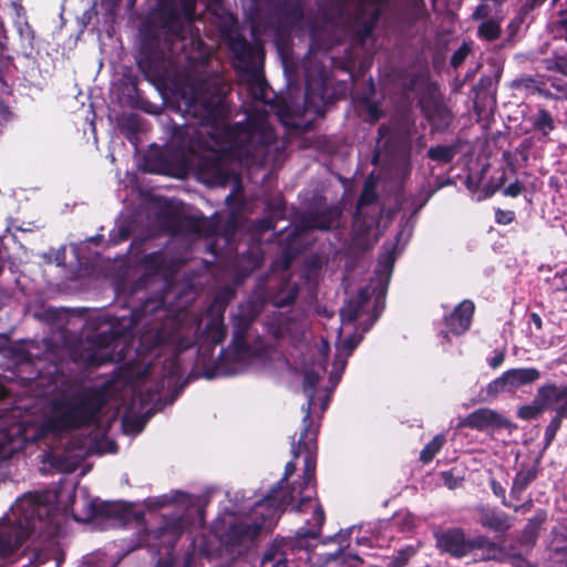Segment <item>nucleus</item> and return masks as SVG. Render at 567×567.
<instances>
[{"mask_svg": "<svg viewBox=\"0 0 567 567\" xmlns=\"http://www.w3.org/2000/svg\"><path fill=\"white\" fill-rule=\"evenodd\" d=\"M229 49L244 71V84L256 102L247 110V123H229V107L226 102V85L218 76L197 79L185 86L182 97L185 112L196 118L213 140L228 144L230 150L250 157L258 164H276L286 148V142L275 136L268 123L267 83L259 69L258 51L240 37L229 38Z\"/></svg>", "mask_w": 567, "mask_h": 567, "instance_id": "f257e3e1", "label": "nucleus"}, {"mask_svg": "<svg viewBox=\"0 0 567 567\" xmlns=\"http://www.w3.org/2000/svg\"><path fill=\"white\" fill-rule=\"evenodd\" d=\"M226 300L217 297L206 313V324L200 330L203 316L195 311H179L167 317L159 327L142 333L141 346L146 350L171 344L177 351L190 348L196 341L205 340L214 344L220 343L226 337L224 311Z\"/></svg>", "mask_w": 567, "mask_h": 567, "instance_id": "f03ea898", "label": "nucleus"}, {"mask_svg": "<svg viewBox=\"0 0 567 567\" xmlns=\"http://www.w3.org/2000/svg\"><path fill=\"white\" fill-rule=\"evenodd\" d=\"M267 293H259L256 300H249L240 303L231 317L233 340L231 351L228 357L238 363L229 373H238L249 362L252 350L249 346L251 337V324L261 311L265 300L271 302L275 307L281 308L291 305L299 292L298 286L286 276L268 279Z\"/></svg>", "mask_w": 567, "mask_h": 567, "instance_id": "7ed1b4c3", "label": "nucleus"}, {"mask_svg": "<svg viewBox=\"0 0 567 567\" xmlns=\"http://www.w3.org/2000/svg\"><path fill=\"white\" fill-rule=\"evenodd\" d=\"M105 403L104 393L96 388L75 386L52 400L44 425L61 433L93 424Z\"/></svg>", "mask_w": 567, "mask_h": 567, "instance_id": "20e7f679", "label": "nucleus"}, {"mask_svg": "<svg viewBox=\"0 0 567 567\" xmlns=\"http://www.w3.org/2000/svg\"><path fill=\"white\" fill-rule=\"evenodd\" d=\"M275 495L264 497L255 504L248 514L235 517L221 536V543L233 554L240 555L257 539L261 530L270 529L284 512V506L289 502L281 498L278 506L270 504Z\"/></svg>", "mask_w": 567, "mask_h": 567, "instance_id": "39448f33", "label": "nucleus"}, {"mask_svg": "<svg viewBox=\"0 0 567 567\" xmlns=\"http://www.w3.org/2000/svg\"><path fill=\"white\" fill-rule=\"evenodd\" d=\"M48 514L49 506L32 494L16 501L6 515V520L12 524L11 532H0V565L32 534H42Z\"/></svg>", "mask_w": 567, "mask_h": 567, "instance_id": "423d86ee", "label": "nucleus"}, {"mask_svg": "<svg viewBox=\"0 0 567 567\" xmlns=\"http://www.w3.org/2000/svg\"><path fill=\"white\" fill-rule=\"evenodd\" d=\"M320 381V374L312 370H308L303 374V393L308 402L306 414L302 419V432L297 444L292 443L291 453L297 458L301 452H305L303 484L307 488L315 480L316 454H317V435L318 426H316L310 416V410L313 405L316 388Z\"/></svg>", "mask_w": 567, "mask_h": 567, "instance_id": "0eeeda50", "label": "nucleus"}, {"mask_svg": "<svg viewBox=\"0 0 567 567\" xmlns=\"http://www.w3.org/2000/svg\"><path fill=\"white\" fill-rule=\"evenodd\" d=\"M159 16L164 27L183 39L195 17V0H165Z\"/></svg>", "mask_w": 567, "mask_h": 567, "instance_id": "6e6552de", "label": "nucleus"}, {"mask_svg": "<svg viewBox=\"0 0 567 567\" xmlns=\"http://www.w3.org/2000/svg\"><path fill=\"white\" fill-rule=\"evenodd\" d=\"M437 547L454 557H464L476 548L495 549V545L485 536L466 539L462 529L452 528L435 533Z\"/></svg>", "mask_w": 567, "mask_h": 567, "instance_id": "1a4fd4ad", "label": "nucleus"}, {"mask_svg": "<svg viewBox=\"0 0 567 567\" xmlns=\"http://www.w3.org/2000/svg\"><path fill=\"white\" fill-rule=\"evenodd\" d=\"M125 331H117L113 327L95 334L92 340V352L85 358L89 365H101L106 362L120 361L123 359L121 339Z\"/></svg>", "mask_w": 567, "mask_h": 567, "instance_id": "9d476101", "label": "nucleus"}, {"mask_svg": "<svg viewBox=\"0 0 567 567\" xmlns=\"http://www.w3.org/2000/svg\"><path fill=\"white\" fill-rule=\"evenodd\" d=\"M295 509L298 513L311 512V518L306 519V526L298 530V535L303 538H317L324 523V512L319 502L309 493L300 498Z\"/></svg>", "mask_w": 567, "mask_h": 567, "instance_id": "9b49d317", "label": "nucleus"}, {"mask_svg": "<svg viewBox=\"0 0 567 567\" xmlns=\"http://www.w3.org/2000/svg\"><path fill=\"white\" fill-rule=\"evenodd\" d=\"M458 425L461 427L487 431L507 427L509 425V422L498 412L488 408H483L470 413L460 422Z\"/></svg>", "mask_w": 567, "mask_h": 567, "instance_id": "f8f14e48", "label": "nucleus"}, {"mask_svg": "<svg viewBox=\"0 0 567 567\" xmlns=\"http://www.w3.org/2000/svg\"><path fill=\"white\" fill-rule=\"evenodd\" d=\"M338 207H329L320 213H309L301 217L299 228L301 231L311 229L327 230L338 224L340 217Z\"/></svg>", "mask_w": 567, "mask_h": 567, "instance_id": "ddd939ff", "label": "nucleus"}, {"mask_svg": "<svg viewBox=\"0 0 567 567\" xmlns=\"http://www.w3.org/2000/svg\"><path fill=\"white\" fill-rule=\"evenodd\" d=\"M475 306L471 300H463L454 311L445 318V324L449 330L456 334H463L468 330L474 313Z\"/></svg>", "mask_w": 567, "mask_h": 567, "instance_id": "4468645a", "label": "nucleus"}, {"mask_svg": "<svg viewBox=\"0 0 567 567\" xmlns=\"http://www.w3.org/2000/svg\"><path fill=\"white\" fill-rule=\"evenodd\" d=\"M361 337L351 336L337 344V352L332 364L330 379L336 384L347 365L348 358L352 354L353 350L360 343Z\"/></svg>", "mask_w": 567, "mask_h": 567, "instance_id": "2eb2a0df", "label": "nucleus"}, {"mask_svg": "<svg viewBox=\"0 0 567 567\" xmlns=\"http://www.w3.org/2000/svg\"><path fill=\"white\" fill-rule=\"evenodd\" d=\"M288 549H290L288 543L275 540L264 553L260 567H289Z\"/></svg>", "mask_w": 567, "mask_h": 567, "instance_id": "dca6fc26", "label": "nucleus"}, {"mask_svg": "<svg viewBox=\"0 0 567 567\" xmlns=\"http://www.w3.org/2000/svg\"><path fill=\"white\" fill-rule=\"evenodd\" d=\"M538 475V465L522 464L519 471L516 473L513 485L511 488V498L516 501L520 499L523 492L536 480Z\"/></svg>", "mask_w": 567, "mask_h": 567, "instance_id": "f3484780", "label": "nucleus"}, {"mask_svg": "<svg viewBox=\"0 0 567 567\" xmlns=\"http://www.w3.org/2000/svg\"><path fill=\"white\" fill-rule=\"evenodd\" d=\"M370 295L365 289H361L358 295L346 302L340 310V317L343 323H352L361 315L364 306L369 302Z\"/></svg>", "mask_w": 567, "mask_h": 567, "instance_id": "a211bd4d", "label": "nucleus"}, {"mask_svg": "<svg viewBox=\"0 0 567 567\" xmlns=\"http://www.w3.org/2000/svg\"><path fill=\"white\" fill-rule=\"evenodd\" d=\"M536 394L547 409L551 404L564 403L567 400V384L546 383L538 388Z\"/></svg>", "mask_w": 567, "mask_h": 567, "instance_id": "6ab92c4d", "label": "nucleus"}, {"mask_svg": "<svg viewBox=\"0 0 567 567\" xmlns=\"http://www.w3.org/2000/svg\"><path fill=\"white\" fill-rule=\"evenodd\" d=\"M478 520L482 526L495 532H504L511 527L505 514L485 507L478 508Z\"/></svg>", "mask_w": 567, "mask_h": 567, "instance_id": "aec40b11", "label": "nucleus"}, {"mask_svg": "<svg viewBox=\"0 0 567 567\" xmlns=\"http://www.w3.org/2000/svg\"><path fill=\"white\" fill-rule=\"evenodd\" d=\"M515 392L518 388L534 383L540 378L536 368H517L505 371Z\"/></svg>", "mask_w": 567, "mask_h": 567, "instance_id": "412c9836", "label": "nucleus"}, {"mask_svg": "<svg viewBox=\"0 0 567 567\" xmlns=\"http://www.w3.org/2000/svg\"><path fill=\"white\" fill-rule=\"evenodd\" d=\"M198 168L202 173L209 174L218 181L225 178L221 156L216 151H210L200 157Z\"/></svg>", "mask_w": 567, "mask_h": 567, "instance_id": "4be33fe9", "label": "nucleus"}, {"mask_svg": "<svg viewBox=\"0 0 567 567\" xmlns=\"http://www.w3.org/2000/svg\"><path fill=\"white\" fill-rule=\"evenodd\" d=\"M296 464L295 462H288L285 466V473L282 478L278 482L277 486L274 487L268 495L265 497H269L270 495H275V497L270 501V504H274L276 507L279 504L281 498H287L289 502L284 506V509L293 501L292 492L284 489V485L288 482L289 477L295 473Z\"/></svg>", "mask_w": 567, "mask_h": 567, "instance_id": "5701e85b", "label": "nucleus"}, {"mask_svg": "<svg viewBox=\"0 0 567 567\" xmlns=\"http://www.w3.org/2000/svg\"><path fill=\"white\" fill-rule=\"evenodd\" d=\"M323 86L322 81L313 82L307 78L306 93H305V105L309 110H313L316 113L320 111L321 104L323 103Z\"/></svg>", "mask_w": 567, "mask_h": 567, "instance_id": "b1692460", "label": "nucleus"}, {"mask_svg": "<svg viewBox=\"0 0 567 567\" xmlns=\"http://www.w3.org/2000/svg\"><path fill=\"white\" fill-rule=\"evenodd\" d=\"M505 392L514 393L506 372L491 381L485 389L482 390V393L485 394L483 401L491 402Z\"/></svg>", "mask_w": 567, "mask_h": 567, "instance_id": "393cba45", "label": "nucleus"}, {"mask_svg": "<svg viewBox=\"0 0 567 567\" xmlns=\"http://www.w3.org/2000/svg\"><path fill=\"white\" fill-rule=\"evenodd\" d=\"M545 514L540 513L537 514L535 517L530 518L526 525V527L523 530V534L520 536V543L525 545H532L535 543L538 530L540 529L544 520H545Z\"/></svg>", "mask_w": 567, "mask_h": 567, "instance_id": "a878e982", "label": "nucleus"}, {"mask_svg": "<svg viewBox=\"0 0 567 567\" xmlns=\"http://www.w3.org/2000/svg\"><path fill=\"white\" fill-rule=\"evenodd\" d=\"M545 410V405L539 401V398L536 394L535 399L529 404L523 405L518 409L517 415L522 420L529 421L540 416Z\"/></svg>", "mask_w": 567, "mask_h": 567, "instance_id": "bb28decb", "label": "nucleus"}, {"mask_svg": "<svg viewBox=\"0 0 567 567\" xmlns=\"http://www.w3.org/2000/svg\"><path fill=\"white\" fill-rule=\"evenodd\" d=\"M455 147L451 145H439L427 151V156L435 162L447 164L455 156Z\"/></svg>", "mask_w": 567, "mask_h": 567, "instance_id": "cd10ccee", "label": "nucleus"}, {"mask_svg": "<svg viewBox=\"0 0 567 567\" xmlns=\"http://www.w3.org/2000/svg\"><path fill=\"white\" fill-rule=\"evenodd\" d=\"M445 443V436L443 434H437L430 441L424 449L420 453V460L423 463H429L433 460V457L439 453V451L443 447Z\"/></svg>", "mask_w": 567, "mask_h": 567, "instance_id": "c85d7f7f", "label": "nucleus"}, {"mask_svg": "<svg viewBox=\"0 0 567 567\" xmlns=\"http://www.w3.org/2000/svg\"><path fill=\"white\" fill-rule=\"evenodd\" d=\"M533 125L535 130L542 132L544 135H547L550 131L554 130L553 117L550 113L544 109L538 110L535 115Z\"/></svg>", "mask_w": 567, "mask_h": 567, "instance_id": "c756f323", "label": "nucleus"}, {"mask_svg": "<svg viewBox=\"0 0 567 567\" xmlns=\"http://www.w3.org/2000/svg\"><path fill=\"white\" fill-rule=\"evenodd\" d=\"M551 548L555 553H567V523L553 530Z\"/></svg>", "mask_w": 567, "mask_h": 567, "instance_id": "7c9ffc66", "label": "nucleus"}, {"mask_svg": "<svg viewBox=\"0 0 567 567\" xmlns=\"http://www.w3.org/2000/svg\"><path fill=\"white\" fill-rule=\"evenodd\" d=\"M23 361L31 363L42 358V347L37 341H29L19 349Z\"/></svg>", "mask_w": 567, "mask_h": 567, "instance_id": "2f4dec72", "label": "nucleus"}, {"mask_svg": "<svg viewBox=\"0 0 567 567\" xmlns=\"http://www.w3.org/2000/svg\"><path fill=\"white\" fill-rule=\"evenodd\" d=\"M429 118L435 127H441L449 125L451 114L444 105L436 104L434 111L429 115Z\"/></svg>", "mask_w": 567, "mask_h": 567, "instance_id": "473e14b6", "label": "nucleus"}, {"mask_svg": "<svg viewBox=\"0 0 567 567\" xmlns=\"http://www.w3.org/2000/svg\"><path fill=\"white\" fill-rule=\"evenodd\" d=\"M478 34L481 38H484L488 41L496 40L501 34L499 23L495 20H488L483 22L478 27Z\"/></svg>", "mask_w": 567, "mask_h": 567, "instance_id": "72a5a7b5", "label": "nucleus"}, {"mask_svg": "<svg viewBox=\"0 0 567 567\" xmlns=\"http://www.w3.org/2000/svg\"><path fill=\"white\" fill-rule=\"evenodd\" d=\"M415 555V549L408 546L401 549L398 555L386 565V567H404L410 558Z\"/></svg>", "mask_w": 567, "mask_h": 567, "instance_id": "f704fd0d", "label": "nucleus"}, {"mask_svg": "<svg viewBox=\"0 0 567 567\" xmlns=\"http://www.w3.org/2000/svg\"><path fill=\"white\" fill-rule=\"evenodd\" d=\"M563 419H565V416H559V410L557 409L556 415L551 419V421L549 422V424L547 425V427L545 430L546 445H549L551 443V441L554 440L557 431L561 426Z\"/></svg>", "mask_w": 567, "mask_h": 567, "instance_id": "c9c22d12", "label": "nucleus"}, {"mask_svg": "<svg viewBox=\"0 0 567 567\" xmlns=\"http://www.w3.org/2000/svg\"><path fill=\"white\" fill-rule=\"evenodd\" d=\"M514 87L523 89V90H526V91H537V92H539L540 94H543L546 97H551L553 96L549 92L542 90L538 86L537 82L534 79H532V78H523V79L516 80L514 82Z\"/></svg>", "mask_w": 567, "mask_h": 567, "instance_id": "e433bc0d", "label": "nucleus"}, {"mask_svg": "<svg viewBox=\"0 0 567 567\" xmlns=\"http://www.w3.org/2000/svg\"><path fill=\"white\" fill-rule=\"evenodd\" d=\"M145 261L150 267H154L157 271H165L169 268L166 266V258L163 251H156L147 255Z\"/></svg>", "mask_w": 567, "mask_h": 567, "instance_id": "4c0bfd02", "label": "nucleus"}, {"mask_svg": "<svg viewBox=\"0 0 567 567\" xmlns=\"http://www.w3.org/2000/svg\"><path fill=\"white\" fill-rule=\"evenodd\" d=\"M471 52V47L467 43H463L452 55L451 64L454 68L460 66Z\"/></svg>", "mask_w": 567, "mask_h": 567, "instance_id": "58836bf2", "label": "nucleus"}, {"mask_svg": "<svg viewBox=\"0 0 567 567\" xmlns=\"http://www.w3.org/2000/svg\"><path fill=\"white\" fill-rule=\"evenodd\" d=\"M375 199H377V194H375L373 187L370 186L369 184H365V186L362 190V194L360 195L358 206L362 207L365 205H370V204L374 203Z\"/></svg>", "mask_w": 567, "mask_h": 567, "instance_id": "ea45409f", "label": "nucleus"}, {"mask_svg": "<svg viewBox=\"0 0 567 567\" xmlns=\"http://www.w3.org/2000/svg\"><path fill=\"white\" fill-rule=\"evenodd\" d=\"M9 11L14 17L16 24H20L22 20H25L24 19L25 18L24 8L22 7V4L19 1H17V0L11 1L9 4Z\"/></svg>", "mask_w": 567, "mask_h": 567, "instance_id": "a19ab883", "label": "nucleus"}, {"mask_svg": "<svg viewBox=\"0 0 567 567\" xmlns=\"http://www.w3.org/2000/svg\"><path fill=\"white\" fill-rule=\"evenodd\" d=\"M548 69L557 71L567 76V55L555 58L548 65Z\"/></svg>", "mask_w": 567, "mask_h": 567, "instance_id": "79ce46f5", "label": "nucleus"}, {"mask_svg": "<svg viewBox=\"0 0 567 567\" xmlns=\"http://www.w3.org/2000/svg\"><path fill=\"white\" fill-rule=\"evenodd\" d=\"M515 214L512 210L497 209L495 213V220L497 224L507 225L514 220Z\"/></svg>", "mask_w": 567, "mask_h": 567, "instance_id": "37998d69", "label": "nucleus"}, {"mask_svg": "<svg viewBox=\"0 0 567 567\" xmlns=\"http://www.w3.org/2000/svg\"><path fill=\"white\" fill-rule=\"evenodd\" d=\"M491 488L493 491V493L501 497L502 498V503L505 505V506H512L511 503H507L506 502V497H505V489L504 487L501 485L499 482L495 481V480H492L491 481Z\"/></svg>", "mask_w": 567, "mask_h": 567, "instance_id": "c03bdc74", "label": "nucleus"}, {"mask_svg": "<svg viewBox=\"0 0 567 567\" xmlns=\"http://www.w3.org/2000/svg\"><path fill=\"white\" fill-rule=\"evenodd\" d=\"M505 360V350H497L495 355L488 360V364L492 369L499 368Z\"/></svg>", "mask_w": 567, "mask_h": 567, "instance_id": "a18cd8bd", "label": "nucleus"}, {"mask_svg": "<svg viewBox=\"0 0 567 567\" xmlns=\"http://www.w3.org/2000/svg\"><path fill=\"white\" fill-rule=\"evenodd\" d=\"M523 188L524 187L519 182L512 183L504 188V195L516 197L522 193Z\"/></svg>", "mask_w": 567, "mask_h": 567, "instance_id": "49530a36", "label": "nucleus"}, {"mask_svg": "<svg viewBox=\"0 0 567 567\" xmlns=\"http://www.w3.org/2000/svg\"><path fill=\"white\" fill-rule=\"evenodd\" d=\"M551 87H554L557 92L560 93L558 97L567 99V82H563L560 80H553L550 83Z\"/></svg>", "mask_w": 567, "mask_h": 567, "instance_id": "de8ad7c7", "label": "nucleus"}, {"mask_svg": "<svg viewBox=\"0 0 567 567\" xmlns=\"http://www.w3.org/2000/svg\"><path fill=\"white\" fill-rule=\"evenodd\" d=\"M17 27L21 37H27L30 39L33 38L32 30L25 20H22L20 24H17Z\"/></svg>", "mask_w": 567, "mask_h": 567, "instance_id": "09e8293b", "label": "nucleus"}, {"mask_svg": "<svg viewBox=\"0 0 567 567\" xmlns=\"http://www.w3.org/2000/svg\"><path fill=\"white\" fill-rule=\"evenodd\" d=\"M491 10L488 8V4L486 3H482L481 6H478L474 12V18L476 19H483V18H486L488 17Z\"/></svg>", "mask_w": 567, "mask_h": 567, "instance_id": "8fccbe9b", "label": "nucleus"}, {"mask_svg": "<svg viewBox=\"0 0 567 567\" xmlns=\"http://www.w3.org/2000/svg\"><path fill=\"white\" fill-rule=\"evenodd\" d=\"M399 162H400V165L402 166V168L404 171L408 169V165H409V150L406 146H404L401 151H400V155H399Z\"/></svg>", "mask_w": 567, "mask_h": 567, "instance_id": "3c124183", "label": "nucleus"}, {"mask_svg": "<svg viewBox=\"0 0 567 567\" xmlns=\"http://www.w3.org/2000/svg\"><path fill=\"white\" fill-rule=\"evenodd\" d=\"M379 144H380V142L378 143V150L373 156V163L375 165H381L385 161V157H386V154L380 148Z\"/></svg>", "mask_w": 567, "mask_h": 567, "instance_id": "603ef678", "label": "nucleus"}, {"mask_svg": "<svg viewBox=\"0 0 567 567\" xmlns=\"http://www.w3.org/2000/svg\"><path fill=\"white\" fill-rule=\"evenodd\" d=\"M533 506V501L532 499H528L526 503L524 504H520V505H514L512 504V508L515 511V512H528Z\"/></svg>", "mask_w": 567, "mask_h": 567, "instance_id": "864d4df0", "label": "nucleus"}, {"mask_svg": "<svg viewBox=\"0 0 567 567\" xmlns=\"http://www.w3.org/2000/svg\"><path fill=\"white\" fill-rule=\"evenodd\" d=\"M11 299V293L0 287V308H2Z\"/></svg>", "mask_w": 567, "mask_h": 567, "instance_id": "5fc2aeb1", "label": "nucleus"}, {"mask_svg": "<svg viewBox=\"0 0 567 567\" xmlns=\"http://www.w3.org/2000/svg\"><path fill=\"white\" fill-rule=\"evenodd\" d=\"M342 558V563L346 561L344 560V555H343V550L342 549H338L337 551L334 553H331V554H327V560H338Z\"/></svg>", "mask_w": 567, "mask_h": 567, "instance_id": "6e6d98bb", "label": "nucleus"}, {"mask_svg": "<svg viewBox=\"0 0 567 567\" xmlns=\"http://www.w3.org/2000/svg\"><path fill=\"white\" fill-rule=\"evenodd\" d=\"M530 321L535 324V327H536L538 330H540V329H542V327H543V321H542V318H540V316H539V315H537V313L533 312V313L530 315Z\"/></svg>", "mask_w": 567, "mask_h": 567, "instance_id": "4d7b16f0", "label": "nucleus"}, {"mask_svg": "<svg viewBox=\"0 0 567 567\" xmlns=\"http://www.w3.org/2000/svg\"><path fill=\"white\" fill-rule=\"evenodd\" d=\"M393 260H394V258H393L392 254H391V255H389V256H386V260H385V262H384V268H385V271H386V275H388V276H389V275H390V272H391V268H392V265H393Z\"/></svg>", "mask_w": 567, "mask_h": 567, "instance_id": "13d9d810", "label": "nucleus"}, {"mask_svg": "<svg viewBox=\"0 0 567 567\" xmlns=\"http://www.w3.org/2000/svg\"><path fill=\"white\" fill-rule=\"evenodd\" d=\"M380 116V111L378 110L377 106H371L370 107V117L372 121H377Z\"/></svg>", "mask_w": 567, "mask_h": 567, "instance_id": "bf43d9fd", "label": "nucleus"}, {"mask_svg": "<svg viewBox=\"0 0 567 567\" xmlns=\"http://www.w3.org/2000/svg\"><path fill=\"white\" fill-rule=\"evenodd\" d=\"M147 391V396H148V400H152L153 399V394L151 392H153V389L150 386V388H146V385L143 386V389H141V391Z\"/></svg>", "mask_w": 567, "mask_h": 567, "instance_id": "052dcab7", "label": "nucleus"}, {"mask_svg": "<svg viewBox=\"0 0 567 567\" xmlns=\"http://www.w3.org/2000/svg\"><path fill=\"white\" fill-rule=\"evenodd\" d=\"M133 326H134V319H133V318H131V319L128 320V324H127V326H125L124 330L131 331V330L133 329Z\"/></svg>", "mask_w": 567, "mask_h": 567, "instance_id": "680f3d73", "label": "nucleus"}, {"mask_svg": "<svg viewBox=\"0 0 567 567\" xmlns=\"http://www.w3.org/2000/svg\"><path fill=\"white\" fill-rule=\"evenodd\" d=\"M193 229L196 234L200 233V226L199 223H193Z\"/></svg>", "mask_w": 567, "mask_h": 567, "instance_id": "e2e57ef3", "label": "nucleus"}, {"mask_svg": "<svg viewBox=\"0 0 567 567\" xmlns=\"http://www.w3.org/2000/svg\"><path fill=\"white\" fill-rule=\"evenodd\" d=\"M321 350H322V352H323V355L326 357V355H327V353H328V350H329V347H328V343H327V342H323V344H322V349H321Z\"/></svg>", "mask_w": 567, "mask_h": 567, "instance_id": "0e129e2a", "label": "nucleus"}, {"mask_svg": "<svg viewBox=\"0 0 567 567\" xmlns=\"http://www.w3.org/2000/svg\"><path fill=\"white\" fill-rule=\"evenodd\" d=\"M348 558H350L352 560H355L357 563H361V558L359 556H357V555H349Z\"/></svg>", "mask_w": 567, "mask_h": 567, "instance_id": "69168bd1", "label": "nucleus"}, {"mask_svg": "<svg viewBox=\"0 0 567 567\" xmlns=\"http://www.w3.org/2000/svg\"><path fill=\"white\" fill-rule=\"evenodd\" d=\"M164 388V382H162L161 384H156V388L154 390V393H158L161 389Z\"/></svg>", "mask_w": 567, "mask_h": 567, "instance_id": "338daca9", "label": "nucleus"}, {"mask_svg": "<svg viewBox=\"0 0 567 567\" xmlns=\"http://www.w3.org/2000/svg\"><path fill=\"white\" fill-rule=\"evenodd\" d=\"M565 278H566V280H564V284H563L561 286H559V287H558L559 289H563V287H564L565 285H567V276H564V274H563V275L560 276V279H565Z\"/></svg>", "mask_w": 567, "mask_h": 567, "instance_id": "774afa93", "label": "nucleus"}]
</instances>
